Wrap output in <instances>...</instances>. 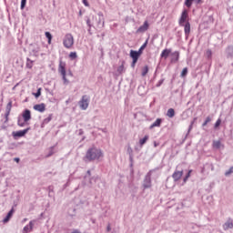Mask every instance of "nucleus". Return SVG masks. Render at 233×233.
<instances>
[{"instance_id":"obj_1","label":"nucleus","mask_w":233,"mask_h":233,"mask_svg":"<svg viewBox=\"0 0 233 233\" xmlns=\"http://www.w3.org/2000/svg\"><path fill=\"white\" fill-rule=\"evenodd\" d=\"M103 150H101V148L93 147L86 151L85 161H99L100 159H103Z\"/></svg>"},{"instance_id":"obj_2","label":"nucleus","mask_w":233,"mask_h":233,"mask_svg":"<svg viewBox=\"0 0 233 233\" xmlns=\"http://www.w3.org/2000/svg\"><path fill=\"white\" fill-rule=\"evenodd\" d=\"M66 64L60 60L58 66V72L62 76L64 85H68V79H66Z\"/></svg>"},{"instance_id":"obj_3","label":"nucleus","mask_w":233,"mask_h":233,"mask_svg":"<svg viewBox=\"0 0 233 233\" xmlns=\"http://www.w3.org/2000/svg\"><path fill=\"white\" fill-rule=\"evenodd\" d=\"M63 45L65 46V48H72V46H74V35H72V34L68 33L64 36L63 39Z\"/></svg>"},{"instance_id":"obj_4","label":"nucleus","mask_w":233,"mask_h":233,"mask_svg":"<svg viewBox=\"0 0 233 233\" xmlns=\"http://www.w3.org/2000/svg\"><path fill=\"white\" fill-rule=\"evenodd\" d=\"M78 105L81 110H86V108H88V105H90V96L84 95L78 102Z\"/></svg>"},{"instance_id":"obj_5","label":"nucleus","mask_w":233,"mask_h":233,"mask_svg":"<svg viewBox=\"0 0 233 233\" xmlns=\"http://www.w3.org/2000/svg\"><path fill=\"white\" fill-rule=\"evenodd\" d=\"M143 187L145 189L147 188H151L152 187V173L151 171H149L146 177H145V179L143 181Z\"/></svg>"},{"instance_id":"obj_6","label":"nucleus","mask_w":233,"mask_h":233,"mask_svg":"<svg viewBox=\"0 0 233 233\" xmlns=\"http://www.w3.org/2000/svg\"><path fill=\"white\" fill-rule=\"evenodd\" d=\"M187 21H188V11L187 9H184L178 20L179 26H185V23H188Z\"/></svg>"},{"instance_id":"obj_7","label":"nucleus","mask_w":233,"mask_h":233,"mask_svg":"<svg viewBox=\"0 0 233 233\" xmlns=\"http://www.w3.org/2000/svg\"><path fill=\"white\" fill-rule=\"evenodd\" d=\"M139 56H141V54L138 53V51H134V50L130 51V57H132V59H133L131 66L133 68L136 66V63H137V59H139Z\"/></svg>"},{"instance_id":"obj_8","label":"nucleus","mask_w":233,"mask_h":233,"mask_svg":"<svg viewBox=\"0 0 233 233\" xmlns=\"http://www.w3.org/2000/svg\"><path fill=\"white\" fill-rule=\"evenodd\" d=\"M35 223V220H31L28 225L24 227L22 232L23 233H30L32 230H34V225Z\"/></svg>"},{"instance_id":"obj_9","label":"nucleus","mask_w":233,"mask_h":233,"mask_svg":"<svg viewBox=\"0 0 233 233\" xmlns=\"http://www.w3.org/2000/svg\"><path fill=\"white\" fill-rule=\"evenodd\" d=\"M150 27V25L148 24V21H145L144 24L137 30V34H143L148 30Z\"/></svg>"},{"instance_id":"obj_10","label":"nucleus","mask_w":233,"mask_h":233,"mask_svg":"<svg viewBox=\"0 0 233 233\" xmlns=\"http://www.w3.org/2000/svg\"><path fill=\"white\" fill-rule=\"evenodd\" d=\"M193 3H195V5H201V3H203V0H185L184 5L187 8H190L192 6Z\"/></svg>"},{"instance_id":"obj_11","label":"nucleus","mask_w":233,"mask_h":233,"mask_svg":"<svg viewBox=\"0 0 233 233\" xmlns=\"http://www.w3.org/2000/svg\"><path fill=\"white\" fill-rule=\"evenodd\" d=\"M34 110H36V112L43 113L46 110V105H45V103L36 104L34 106Z\"/></svg>"},{"instance_id":"obj_12","label":"nucleus","mask_w":233,"mask_h":233,"mask_svg":"<svg viewBox=\"0 0 233 233\" xmlns=\"http://www.w3.org/2000/svg\"><path fill=\"white\" fill-rule=\"evenodd\" d=\"M22 117H23V119H25V121H30V119H32V113L30 112L29 109H25L22 113Z\"/></svg>"},{"instance_id":"obj_13","label":"nucleus","mask_w":233,"mask_h":233,"mask_svg":"<svg viewBox=\"0 0 233 233\" xmlns=\"http://www.w3.org/2000/svg\"><path fill=\"white\" fill-rule=\"evenodd\" d=\"M28 130H30V128L16 131L15 133H13V136H14V137H23L25 135H26L28 133Z\"/></svg>"},{"instance_id":"obj_14","label":"nucleus","mask_w":233,"mask_h":233,"mask_svg":"<svg viewBox=\"0 0 233 233\" xmlns=\"http://www.w3.org/2000/svg\"><path fill=\"white\" fill-rule=\"evenodd\" d=\"M182 177H183V171L176 170L172 175L174 181H179V179H181Z\"/></svg>"},{"instance_id":"obj_15","label":"nucleus","mask_w":233,"mask_h":233,"mask_svg":"<svg viewBox=\"0 0 233 233\" xmlns=\"http://www.w3.org/2000/svg\"><path fill=\"white\" fill-rule=\"evenodd\" d=\"M184 32L187 38H188V35H190V22H187L184 24Z\"/></svg>"},{"instance_id":"obj_16","label":"nucleus","mask_w":233,"mask_h":233,"mask_svg":"<svg viewBox=\"0 0 233 233\" xmlns=\"http://www.w3.org/2000/svg\"><path fill=\"white\" fill-rule=\"evenodd\" d=\"M179 61V52L175 51L171 54V63H177Z\"/></svg>"},{"instance_id":"obj_17","label":"nucleus","mask_w":233,"mask_h":233,"mask_svg":"<svg viewBox=\"0 0 233 233\" xmlns=\"http://www.w3.org/2000/svg\"><path fill=\"white\" fill-rule=\"evenodd\" d=\"M171 53V49H164L160 55V57H162L163 59H167Z\"/></svg>"},{"instance_id":"obj_18","label":"nucleus","mask_w":233,"mask_h":233,"mask_svg":"<svg viewBox=\"0 0 233 233\" xmlns=\"http://www.w3.org/2000/svg\"><path fill=\"white\" fill-rule=\"evenodd\" d=\"M12 216H14V208H12L6 215V217L3 219V223H8L10 219H12Z\"/></svg>"},{"instance_id":"obj_19","label":"nucleus","mask_w":233,"mask_h":233,"mask_svg":"<svg viewBox=\"0 0 233 233\" xmlns=\"http://www.w3.org/2000/svg\"><path fill=\"white\" fill-rule=\"evenodd\" d=\"M223 228H224V230H228V228H233L232 220L227 221V222L223 225Z\"/></svg>"},{"instance_id":"obj_20","label":"nucleus","mask_w":233,"mask_h":233,"mask_svg":"<svg viewBox=\"0 0 233 233\" xmlns=\"http://www.w3.org/2000/svg\"><path fill=\"white\" fill-rule=\"evenodd\" d=\"M26 123H28V121H25V118L23 119V117L19 116L17 119V125L18 127H25Z\"/></svg>"},{"instance_id":"obj_21","label":"nucleus","mask_w":233,"mask_h":233,"mask_svg":"<svg viewBox=\"0 0 233 233\" xmlns=\"http://www.w3.org/2000/svg\"><path fill=\"white\" fill-rule=\"evenodd\" d=\"M155 127H161V118H157L150 127V130H152V128H155Z\"/></svg>"},{"instance_id":"obj_22","label":"nucleus","mask_w":233,"mask_h":233,"mask_svg":"<svg viewBox=\"0 0 233 233\" xmlns=\"http://www.w3.org/2000/svg\"><path fill=\"white\" fill-rule=\"evenodd\" d=\"M167 117H174V116H176V111L174 110V108H169L167 112Z\"/></svg>"},{"instance_id":"obj_23","label":"nucleus","mask_w":233,"mask_h":233,"mask_svg":"<svg viewBox=\"0 0 233 233\" xmlns=\"http://www.w3.org/2000/svg\"><path fill=\"white\" fill-rule=\"evenodd\" d=\"M52 121V115H49L46 118H45L42 122V127H45V125H48Z\"/></svg>"},{"instance_id":"obj_24","label":"nucleus","mask_w":233,"mask_h":233,"mask_svg":"<svg viewBox=\"0 0 233 233\" xmlns=\"http://www.w3.org/2000/svg\"><path fill=\"white\" fill-rule=\"evenodd\" d=\"M148 139H149L148 135H146L143 138H141L139 140L140 147H143V145H145V143H147L148 141Z\"/></svg>"},{"instance_id":"obj_25","label":"nucleus","mask_w":233,"mask_h":233,"mask_svg":"<svg viewBox=\"0 0 233 233\" xmlns=\"http://www.w3.org/2000/svg\"><path fill=\"white\" fill-rule=\"evenodd\" d=\"M228 57H233V46H230L226 50Z\"/></svg>"},{"instance_id":"obj_26","label":"nucleus","mask_w":233,"mask_h":233,"mask_svg":"<svg viewBox=\"0 0 233 233\" xmlns=\"http://www.w3.org/2000/svg\"><path fill=\"white\" fill-rule=\"evenodd\" d=\"M116 72L118 74H123V72H125V62H122V64L117 67Z\"/></svg>"},{"instance_id":"obj_27","label":"nucleus","mask_w":233,"mask_h":233,"mask_svg":"<svg viewBox=\"0 0 233 233\" xmlns=\"http://www.w3.org/2000/svg\"><path fill=\"white\" fill-rule=\"evenodd\" d=\"M213 148H221V141L219 140L213 141Z\"/></svg>"},{"instance_id":"obj_28","label":"nucleus","mask_w":233,"mask_h":233,"mask_svg":"<svg viewBox=\"0 0 233 233\" xmlns=\"http://www.w3.org/2000/svg\"><path fill=\"white\" fill-rule=\"evenodd\" d=\"M188 74V68L185 67L181 74H180V77H187V75Z\"/></svg>"},{"instance_id":"obj_29","label":"nucleus","mask_w":233,"mask_h":233,"mask_svg":"<svg viewBox=\"0 0 233 233\" xmlns=\"http://www.w3.org/2000/svg\"><path fill=\"white\" fill-rule=\"evenodd\" d=\"M34 66V61L30 60V58H27L26 60V67L27 68H32Z\"/></svg>"},{"instance_id":"obj_30","label":"nucleus","mask_w":233,"mask_h":233,"mask_svg":"<svg viewBox=\"0 0 233 233\" xmlns=\"http://www.w3.org/2000/svg\"><path fill=\"white\" fill-rule=\"evenodd\" d=\"M46 37L48 39V45H50V43H52V34L46 32Z\"/></svg>"},{"instance_id":"obj_31","label":"nucleus","mask_w":233,"mask_h":233,"mask_svg":"<svg viewBox=\"0 0 233 233\" xmlns=\"http://www.w3.org/2000/svg\"><path fill=\"white\" fill-rule=\"evenodd\" d=\"M147 74H148V66H144V68L142 69L143 77H145V76H147Z\"/></svg>"},{"instance_id":"obj_32","label":"nucleus","mask_w":233,"mask_h":233,"mask_svg":"<svg viewBox=\"0 0 233 233\" xmlns=\"http://www.w3.org/2000/svg\"><path fill=\"white\" fill-rule=\"evenodd\" d=\"M148 42H146L145 44H143L141 46V47L139 48V50L137 51L138 53L143 54V50H145V48H147V45Z\"/></svg>"},{"instance_id":"obj_33","label":"nucleus","mask_w":233,"mask_h":233,"mask_svg":"<svg viewBox=\"0 0 233 233\" xmlns=\"http://www.w3.org/2000/svg\"><path fill=\"white\" fill-rule=\"evenodd\" d=\"M206 56L208 57V59H211L212 58V50L208 49L206 51Z\"/></svg>"},{"instance_id":"obj_34","label":"nucleus","mask_w":233,"mask_h":233,"mask_svg":"<svg viewBox=\"0 0 233 233\" xmlns=\"http://www.w3.org/2000/svg\"><path fill=\"white\" fill-rule=\"evenodd\" d=\"M211 121H212V118H210V116H208L205 122L202 124V127H207V125H208V123H210Z\"/></svg>"},{"instance_id":"obj_35","label":"nucleus","mask_w":233,"mask_h":233,"mask_svg":"<svg viewBox=\"0 0 233 233\" xmlns=\"http://www.w3.org/2000/svg\"><path fill=\"white\" fill-rule=\"evenodd\" d=\"M69 57H70V59H76V58H77V53H76V52H71V53L69 54Z\"/></svg>"},{"instance_id":"obj_36","label":"nucleus","mask_w":233,"mask_h":233,"mask_svg":"<svg viewBox=\"0 0 233 233\" xmlns=\"http://www.w3.org/2000/svg\"><path fill=\"white\" fill-rule=\"evenodd\" d=\"M6 113L10 114V111L12 110V102H9L6 106Z\"/></svg>"},{"instance_id":"obj_37","label":"nucleus","mask_w":233,"mask_h":233,"mask_svg":"<svg viewBox=\"0 0 233 233\" xmlns=\"http://www.w3.org/2000/svg\"><path fill=\"white\" fill-rule=\"evenodd\" d=\"M54 147L49 148V153L46 155V157H50V156H54Z\"/></svg>"},{"instance_id":"obj_38","label":"nucleus","mask_w":233,"mask_h":233,"mask_svg":"<svg viewBox=\"0 0 233 233\" xmlns=\"http://www.w3.org/2000/svg\"><path fill=\"white\" fill-rule=\"evenodd\" d=\"M25 6H26V0H21V10H24Z\"/></svg>"},{"instance_id":"obj_39","label":"nucleus","mask_w":233,"mask_h":233,"mask_svg":"<svg viewBox=\"0 0 233 233\" xmlns=\"http://www.w3.org/2000/svg\"><path fill=\"white\" fill-rule=\"evenodd\" d=\"M233 174V167H231L228 171H226L225 176H230Z\"/></svg>"},{"instance_id":"obj_40","label":"nucleus","mask_w":233,"mask_h":233,"mask_svg":"<svg viewBox=\"0 0 233 233\" xmlns=\"http://www.w3.org/2000/svg\"><path fill=\"white\" fill-rule=\"evenodd\" d=\"M101 21H103V13H98V25L101 24Z\"/></svg>"},{"instance_id":"obj_41","label":"nucleus","mask_w":233,"mask_h":233,"mask_svg":"<svg viewBox=\"0 0 233 233\" xmlns=\"http://www.w3.org/2000/svg\"><path fill=\"white\" fill-rule=\"evenodd\" d=\"M190 174H192V170H189L187 175L184 177V183H187V179H188V177H190Z\"/></svg>"},{"instance_id":"obj_42","label":"nucleus","mask_w":233,"mask_h":233,"mask_svg":"<svg viewBox=\"0 0 233 233\" xmlns=\"http://www.w3.org/2000/svg\"><path fill=\"white\" fill-rule=\"evenodd\" d=\"M35 97H39L41 96V88H38L37 92L34 94Z\"/></svg>"},{"instance_id":"obj_43","label":"nucleus","mask_w":233,"mask_h":233,"mask_svg":"<svg viewBox=\"0 0 233 233\" xmlns=\"http://www.w3.org/2000/svg\"><path fill=\"white\" fill-rule=\"evenodd\" d=\"M221 125V118H218L217 122L215 123V128H218Z\"/></svg>"},{"instance_id":"obj_44","label":"nucleus","mask_w":233,"mask_h":233,"mask_svg":"<svg viewBox=\"0 0 233 233\" xmlns=\"http://www.w3.org/2000/svg\"><path fill=\"white\" fill-rule=\"evenodd\" d=\"M86 25L89 26L88 32L90 33V28H92V23L90 22V19L86 20Z\"/></svg>"},{"instance_id":"obj_45","label":"nucleus","mask_w":233,"mask_h":233,"mask_svg":"<svg viewBox=\"0 0 233 233\" xmlns=\"http://www.w3.org/2000/svg\"><path fill=\"white\" fill-rule=\"evenodd\" d=\"M164 81H165V79L159 80V81L157 83L156 86H157V87L161 86L163 85Z\"/></svg>"},{"instance_id":"obj_46","label":"nucleus","mask_w":233,"mask_h":233,"mask_svg":"<svg viewBox=\"0 0 233 233\" xmlns=\"http://www.w3.org/2000/svg\"><path fill=\"white\" fill-rule=\"evenodd\" d=\"M83 5L86 6H90V4H88V0H82Z\"/></svg>"},{"instance_id":"obj_47","label":"nucleus","mask_w":233,"mask_h":233,"mask_svg":"<svg viewBox=\"0 0 233 233\" xmlns=\"http://www.w3.org/2000/svg\"><path fill=\"white\" fill-rule=\"evenodd\" d=\"M8 116H10V113H5V123H8Z\"/></svg>"},{"instance_id":"obj_48","label":"nucleus","mask_w":233,"mask_h":233,"mask_svg":"<svg viewBox=\"0 0 233 233\" xmlns=\"http://www.w3.org/2000/svg\"><path fill=\"white\" fill-rule=\"evenodd\" d=\"M154 147H155V148L157 147H159V143L154 142Z\"/></svg>"},{"instance_id":"obj_49","label":"nucleus","mask_w":233,"mask_h":233,"mask_svg":"<svg viewBox=\"0 0 233 233\" xmlns=\"http://www.w3.org/2000/svg\"><path fill=\"white\" fill-rule=\"evenodd\" d=\"M127 152H129V154H132V147H129L127 148Z\"/></svg>"},{"instance_id":"obj_50","label":"nucleus","mask_w":233,"mask_h":233,"mask_svg":"<svg viewBox=\"0 0 233 233\" xmlns=\"http://www.w3.org/2000/svg\"><path fill=\"white\" fill-rule=\"evenodd\" d=\"M26 221H28V218H24V219L22 220V223H26Z\"/></svg>"},{"instance_id":"obj_51","label":"nucleus","mask_w":233,"mask_h":233,"mask_svg":"<svg viewBox=\"0 0 233 233\" xmlns=\"http://www.w3.org/2000/svg\"><path fill=\"white\" fill-rule=\"evenodd\" d=\"M71 233H81L79 230H77V229H76V230H74L73 232H71Z\"/></svg>"},{"instance_id":"obj_52","label":"nucleus","mask_w":233,"mask_h":233,"mask_svg":"<svg viewBox=\"0 0 233 233\" xmlns=\"http://www.w3.org/2000/svg\"><path fill=\"white\" fill-rule=\"evenodd\" d=\"M192 125H194V122H191V125L189 126V130H192Z\"/></svg>"},{"instance_id":"obj_53","label":"nucleus","mask_w":233,"mask_h":233,"mask_svg":"<svg viewBox=\"0 0 233 233\" xmlns=\"http://www.w3.org/2000/svg\"><path fill=\"white\" fill-rule=\"evenodd\" d=\"M111 228L110 226H107V232H110Z\"/></svg>"},{"instance_id":"obj_54","label":"nucleus","mask_w":233,"mask_h":233,"mask_svg":"<svg viewBox=\"0 0 233 233\" xmlns=\"http://www.w3.org/2000/svg\"><path fill=\"white\" fill-rule=\"evenodd\" d=\"M88 177H90V170L87 171Z\"/></svg>"},{"instance_id":"obj_55","label":"nucleus","mask_w":233,"mask_h":233,"mask_svg":"<svg viewBox=\"0 0 233 233\" xmlns=\"http://www.w3.org/2000/svg\"><path fill=\"white\" fill-rule=\"evenodd\" d=\"M15 160H16L17 162H19V158H15Z\"/></svg>"},{"instance_id":"obj_56","label":"nucleus","mask_w":233,"mask_h":233,"mask_svg":"<svg viewBox=\"0 0 233 233\" xmlns=\"http://www.w3.org/2000/svg\"><path fill=\"white\" fill-rule=\"evenodd\" d=\"M102 24H103V26H105V21H103Z\"/></svg>"}]
</instances>
